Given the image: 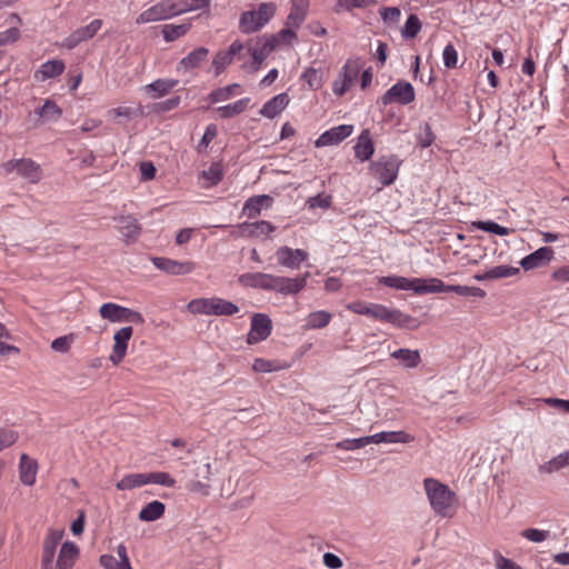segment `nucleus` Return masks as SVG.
Here are the masks:
<instances>
[{"instance_id":"f257e3e1","label":"nucleus","mask_w":569,"mask_h":569,"mask_svg":"<svg viewBox=\"0 0 569 569\" xmlns=\"http://www.w3.org/2000/svg\"><path fill=\"white\" fill-rule=\"evenodd\" d=\"M423 487L432 510L441 517H451L455 492L447 485L433 478H426Z\"/></svg>"},{"instance_id":"f03ea898","label":"nucleus","mask_w":569,"mask_h":569,"mask_svg":"<svg viewBox=\"0 0 569 569\" xmlns=\"http://www.w3.org/2000/svg\"><path fill=\"white\" fill-rule=\"evenodd\" d=\"M277 6L273 2H262L256 10L243 11L239 19V30L250 34L262 29L274 16Z\"/></svg>"},{"instance_id":"7ed1b4c3","label":"nucleus","mask_w":569,"mask_h":569,"mask_svg":"<svg viewBox=\"0 0 569 569\" xmlns=\"http://www.w3.org/2000/svg\"><path fill=\"white\" fill-rule=\"evenodd\" d=\"M187 308L191 313L206 316H233L239 312L236 303L219 297L192 299Z\"/></svg>"},{"instance_id":"20e7f679","label":"nucleus","mask_w":569,"mask_h":569,"mask_svg":"<svg viewBox=\"0 0 569 569\" xmlns=\"http://www.w3.org/2000/svg\"><path fill=\"white\" fill-rule=\"evenodd\" d=\"M1 167L6 174L16 171L19 177L28 180L30 183H37L42 178L40 164L30 158L11 159L3 162Z\"/></svg>"},{"instance_id":"39448f33","label":"nucleus","mask_w":569,"mask_h":569,"mask_svg":"<svg viewBox=\"0 0 569 569\" xmlns=\"http://www.w3.org/2000/svg\"><path fill=\"white\" fill-rule=\"evenodd\" d=\"M378 282L386 287L397 290H412L416 295L430 293L429 278H406L402 276H383L380 277Z\"/></svg>"},{"instance_id":"423d86ee","label":"nucleus","mask_w":569,"mask_h":569,"mask_svg":"<svg viewBox=\"0 0 569 569\" xmlns=\"http://www.w3.org/2000/svg\"><path fill=\"white\" fill-rule=\"evenodd\" d=\"M99 313L101 318L107 319L110 322L127 321L137 325L144 323V318L139 311L122 307L113 302L103 303L99 309Z\"/></svg>"},{"instance_id":"0eeeda50","label":"nucleus","mask_w":569,"mask_h":569,"mask_svg":"<svg viewBox=\"0 0 569 569\" xmlns=\"http://www.w3.org/2000/svg\"><path fill=\"white\" fill-rule=\"evenodd\" d=\"M400 166L401 161L397 156H382L372 163V170L382 186H390L397 179Z\"/></svg>"},{"instance_id":"6e6552de","label":"nucleus","mask_w":569,"mask_h":569,"mask_svg":"<svg viewBox=\"0 0 569 569\" xmlns=\"http://www.w3.org/2000/svg\"><path fill=\"white\" fill-rule=\"evenodd\" d=\"M362 63L360 59H349L332 83V91L336 96H343L357 80Z\"/></svg>"},{"instance_id":"1a4fd4ad","label":"nucleus","mask_w":569,"mask_h":569,"mask_svg":"<svg viewBox=\"0 0 569 569\" xmlns=\"http://www.w3.org/2000/svg\"><path fill=\"white\" fill-rule=\"evenodd\" d=\"M415 97L416 94L412 84L408 81L400 80L385 92L381 97V103L383 106H388L397 102L406 106L411 103L415 100Z\"/></svg>"},{"instance_id":"9d476101","label":"nucleus","mask_w":569,"mask_h":569,"mask_svg":"<svg viewBox=\"0 0 569 569\" xmlns=\"http://www.w3.org/2000/svg\"><path fill=\"white\" fill-rule=\"evenodd\" d=\"M309 277L310 272L308 271L296 278L273 276L270 291H276L284 296L296 295L305 289Z\"/></svg>"},{"instance_id":"9b49d317","label":"nucleus","mask_w":569,"mask_h":569,"mask_svg":"<svg viewBox=\"0 0 569 569\" xmlns=\"http://www.w3.org/2000/svg\"><path fill=\"white\" fill-rule=\"evenodd\" d=\"M430 293L439 292H455L462 297H477L483 298L486 296L485 290L478 287H468L460 284H446L439 278H429Z\"/></svg>"},{"instance_id":"f8f14e48","label":"nucleus","mask_w":569,"mask_h":569,"mask_svg":"<svg viewBox=\"0 0 569 569\" xmlns=\"http://www.w3.org/2000/svg\"><path fill=\"white\" fill-rule=\"evenodd\" d=\"M272 331V321L266 313H254L251 318L247 341L250 345L266 340Z\"/></svg>"},{"instance_id":"ddd939ff","label":"nucleus","mask_w":569,"mask_h":569,"mask_svg":"<svg viewBox=\"0 0 569 569\" xmlns=\"http://www.w3.org/2000/svg\"><path fill=\"white\" fill-rule=\"evenodd\" d=\"M63 530L50 529L42 548L41 569H53V559L58 545L63 538Z\"/></svg>"},{"instance_id":"4468645a","label":"nucleus","mask_w":569,"mask_h":569,"mask_svg":"<svg viewBox=\"0 0 569 569\" xmlns=\"http://www.w3.org/2000/svg\"><path fill=\"white\" fill-rule=\"evenodd\" d=\"M308 252L302 249H292L282 246L277 249L276 257L278 263L289 269H299L301 263L308 259Z\"/></svg>"},{"instance_id":"2eb2a0df","label":"nucleus","mask_w":569,"mask_h":569,"mask_svg":"<svg viewBox=\"0 0 569 569\" xmlns=\"http://www.w3.org/2000/svg\"><path fill=\"white\" fill-rule=\"evenodd\" d=\"M152 263L157 269L173 276L188 274L194 269V264L190 261H178L164 257L152 258Z\"/></svg>"},{"instance_id":"dca6fc26","label":"nucleus","mask_w":569,"mask_h":569,"mask_svg":"<svg viewBox=\"0 0 569 569\" xmlns=\"http://www.w3.org/2000/svg\"><path fill=\"white\" fill-rule=\"evenodd\" d=\"M353 131L352 124H340L333 127L319 136L316 140L315 146L317 148L335 146L343 141L346 138L351 136Z\"/></svg>"},{"instance_id":"f3484780","label":"nucleus","mask_w":569,"mask_h":569,"mask_svg":"<svg viewBox=\"0 0 569 569\" xmlns=\"http://www.w3.org/2000/svg\"><path fill=\"white\" fill-rule=\"evenodd\" d=\"M113 220L118 223L117 228L127 243H133L138 240L142 228L134 217L130 214L118 216Z\"/></svg>"},{"instance_id":"a211bd4d","label":"nucleus","mask_w":569,"mask_h":569,"mask_svg":"<svg viewBox=\"0 0 569 569\" xmlns=\"http://www.w3.org/2000/svg\"><path fill=\"white\" fill-rule=\"evenodd\" d=\"M101 27H102L101 19L92 20L89 24L78 28L69 37H67L64 40V46L68 49L76 48L82 41L93 38L97 34V32L100 30Z\"/></svg>"},{"instance_id":"6ab92c4d","label":"nucleus","mask_w":569,"mask_h":569,"mask_svg":"<svg viewBox=\"0 0 569 569\" xmlns=\"http://www.w3.org/2000/svg\"><path fill=\"white\" fill-rule=\"evenodd\" d=\"M132 333H133L132 327H123L114 333V336H113L114 345L112 348V352L109 357V360L113 365H118L123 360L126 352H127L128 343L132 337Z\"/></svg>"},{"instance_id":"aec40b11","label":"nucleus","mask_w":569,"mask_h":569,"mask_svg":"<svg viewBox=\"0 0 569 569\" xmlns=\"http://www.w3.org/2000/svg\"><path fill=\"white\" fill-rule=\"evenodd\" d=\"M555 256V251L550 247H541L533 251L532 253L526 256L521 259L520 266L525 270H532L536 268L543 267L548 264Z\"/></svg>"},{"instance_id":"412c9836","label":"nucleus","mask_w":569,"mask_h":569,"mask_svg":"<svg viewBox=\"0 0 569 569\" xmlns=\"http://www.w3.org/2000/svg\"><path fill=\"white\" fill-rule=\"evenodd\" d=\"M398 329L417 330L421 322L419 319L402 312L399 309L388 308L386 321Z\"/></svg>"},{"instance_id":"4be33fe9","label":"nucleus","mask_w":569,"mask_h":569,"mask_svg":"<svg viewBox=\"0 0 569 569\" xmlns=\"http://www.w3.org/2000/svg\"><path fill=\"white\" fill-rule=\"evenodd\" d=\"M79 557V548L72 541L62 543L53 569H72Z\"/></svg>"},{"instance_id":"5701e85b","label":"nucleus","mask_w":569,"mask_h":569,"mask_svg":"<svg viewBox=\"0 0 569 569\" xmlns=\"http://www.w3.org/2000/svg\"><path fill=\"white\" fill-rule=\"evenodd\" d=\"M209 50L204 47H199L182 58L178 66V72H187L198 68L203 61L207 60Z\"/></svg>"},{"instance_id":"b1692460","label":"nucleus","mask_w":569,"mask_h":569,"mask_svg":"<svg viewBox=\"0 0 569 569\" xmlns=\"http://www.w3.org/2000/svg\"><path fill=\"white\" fill-rule=\"evenodd\" d=\"M273 274L262 272H248L239 277V282L244 287L271 290Z\"/></svg>"},{"instance_id":"393cba45","label":"nucleus","mask_w":569,"mask_h":569,"mask_svg":"<svg viewBox=\"0 0 569 569\" xmlns=\"http://www.w3.org/2000/svg\"><path fill=\"white\" fill-rule=\"evenodd\" d=\"M170 19L167 12V8L164 1L161 0L153 4L152 7L143 10L137 18V24H146L150 22H157L161 20Z\"/></svg>"},{"instance_id":"a878e982","label":"nucleus","mask_w":569,"mask_h":569,"mask_svg":"<svg viewBox=\"0 0 569 569\" xmlns=\"http://www.w3.org/2000/svg\"><path fill=\"white\" fill-rule=\"evenodd\" d=\"M237 229L240 231L237 236L242 237H259L261 234H269L274 231L276 227L266 220H260L257 222H243L237 226Z\"/></svg>"},{"instance_id":"bb28decb","label":"nucleus","mask_w":569,"mask_h":569,"mask_svg":"<svg viewBox=\"0 0 569 569\" xmlns=\"http://www.w3.org/2000/svg\"><path fill=\"white\" fill-rule=\"evenodd\" d=\"M370 443H408L413 441V437L405 431H382L368 436Z\"/></svg>"},{"instance_id":"cd10ccee","label":"nucleus","mask_w":569,"mask_h":569,"mask_svg":"<svg viewBox=\"0 0 569 569\" xmlns=\"http://www.w3.org/2000/svg\"><path fill=\"white\" fill-rule=\"evenodd\" d=\"M38 471V462L28 455L22 453L19 463L20 481L24 486H32L36 482Z\"/></svg>"},{"instance_id":"c85d7f7f","label":"nucleus","mask_w":569,"mask_h":569,"mask_svg":"<svg viewBox=\"0 0 569 569\" xmlns=\"http://www.w3.org/2000/svg\"><path fill=\"white\" fill-rule=\"evenodd\" d=\"M290 99L289 96L286 92L279 93L268 100L262 108L260 109V114L273 119L277 117L282 110L286 109L288 106Z\"/></svg>"},{"instance_id":"c756f323","label":"nucleus","mask_w":569,"mask_h":569,"mask_svg":"<svg viewBox=\"0 0 569 569\" xmlns=\"http://www.w3.org/2000/svg\"><path fill=\"white\" fill-rule=\"evenodd\" d=\"M272 198L268 194L250 197L243 204L242 213L252 219L260 214L262 208L269 207Z\"/></svg>"},{"instance_id":"7c9ffc66","label":"nucleus","mask_w":569,"mask_h":569,"mask_svg":"<svg viewBox=\"0 0 569 569\" xmlns=\"http://www.w3.org/2000/svg\"><path fill=\"white\" fill-rule=\"evenodd\" d=\"M276 46H277V38L269 37V38H264V41L260 47L249 48V51L252 57V64H253L254 70H258L260 68L261 63L264 61L267 56L272 50H274Z\"/></svg>"},{"instance_id":"2f4dec72","label":"nucleus","mask_w":569,"mask_h":569,"mask_svg":"<svg viewBox=\"0 0 569 569\" xmlns=\"http://www.w3.org/2000/svg\"><path fill=\"white\" fill-rule=\"evenodd\" d=\"M353 149L356 158L360 161H367L371 158L375 152V148L369 130H363L360 133Z\"/></svg>"},{"instance_id":"473e14b6","label":"nucleus","mask_w":569,"mask_h":569,"mask_svg":"<svg viewBox=\"0 0 569 569\" xmlns=\"http://www.w3.org/2000/svg\"><path fill=\"white\" fill-rule=\"evenodd\" d=\"M178 83L177 79H157L144 89L153 99H158L169 93Z\"/></svg>"},{"instance_id":"72a5a7b5","label":"nucleus","mask_w":569,"mask_h":569,"mask_svg":"<svg viewBox=\"0 0 569 569\" xmlns=\"http://www.w3.org/2000/svg\"><path fill=\"white\" fill-rule=\"evenodd\" d=\"M63 70L64 63L62 60H49L41 64L34 77L40 81H44L60 76Z\"/></svg>"},{"instance_id":"f704fd0d","label":"nucleus","mask_w":569,"mask_h":569,"mask_svg":"<svg viewBox=\"0 0 569 569\" xmlns=\"http://www.w3.org/2000/svg\"><path fill=\"white\" fill-rule=\"evenodd\" d=\"M307 7V0H292V7L287 18V24L298 29L306 19Z\"/></svg>"},{"instance_id":"c9c22d12","label":"nucleus","mask_w":569,"mask_h":569,"mask_svg":"<svg viewBox=\"0 0 569 569\" xmlns=\"http://www.w3.org/2000/svg\"><path fill=\"white\" fill-rule=\"evenodd\" d=\"M390 356L399 360L402 366L408 369L416 368L421 362L420 352L418 350L401 348L391 352Z\"/></svg>"},{"instance_id":"e433bc0d","label":"nucleus","mask_w":569,"mask_h":569,"mask_svg":"<svg viewBox=\"0 0 569 569\" xmlns=\"http://www.w3.org/2000/svg\"><path fill=\"white\" fill-rule=\"evenodd\" d=\"M164 503L153 500L147 503L139 512V519L146 522L156 521L164 513Z\"/></svg>"},{"instance_id":"4c0bfd02","label":"nucleus","mask_w":569,"mask_h":569,"mask_svg":"<svg viewBox=\"0 0 569 569\" xmlns=\"http://www.w3.org/2000/svg\"><path fill=\"white\" fill-rule=\"evenodd\" d=\"M148 485L147 473H130L126 475L120 481L117 482L116 487L118 490H131L133 488L142 487Z\"/></svg>"},{"instance_id":"58836bf2","label":"nucleus","mask_w":569,"mask_h":569,"mask_svg":"<svg viewBox=\"0 0 569 569\" xmlns=\"http://www.w3.org/2000/svg\"><path fill=\"white\" fill-rule=\"evenodd\" d=\"M249 102L250 98H242L233 103L217 108V111L221 118H232L242 113L248 108Z\"/></svg>"},{"instance_id":"ea45409f","label":"nucleus","mask_w":569,"mask_h":569,"mask_svg":"<svg viewBox=\"0 0 569 569\" xmlns=\"http://www.w3.org/2000/svg\"><path fill=\"white\" fill-rule=\"evenodd\" d=\"M568 466H569V450L561 452L558 456L553 457L551 460H549L546 463H543L542 466H540L539 470L541 472L552 473V472L558 471Z\"/></svg>"},{"instance_id":"a19ab883","label":"nucleus","mask_w":569,"mask_h":569,"mask_svg":"<svg viewBox=\"0 0 569 569\" xmlns=\"http://www.w3.org/2000/svg\"><path fill=\"white\" fill-rule=\"evenodd\" d=\"M332 316L330 312L325 310L315 311L308 315L307 317V328L309 329H320L325 328L329 325Z\"/></svg>"},{"instance_id":"79ce46f5","label":"nucleus","mask_w":569,"mask_h":569,"mask_svg":"<svg viewBox=\"0 0 569 569\" xmlns=\"http://www.w3.org/2000/svg\"><path fill=\"white\" fill-rule=\"evenodd\" d=\"M190 29V23L164 24L162 27V36L167 42H172L184 36Z\"/></svg>"},{"instance_id":"37998d69","label":"nucleus","mask_w":569,"mask_h":569,"mask_svg":"<svg viewBox=\"0 0 569 569\" xmlns=\"http://www.w3.org/2000/svg\"><path fill=\"white\" fill-rule=\"evenodd\" d=\"M239 88H240V84H238V83H232V84H228L223 88H218L208 94V100L211 103H218L221 101H226V100L230 99V97L234 93V90L239 89Z\"/></svg>"},{"instance_id":"c03bdc74","label":"nucleus","mask_w":569,"mask_h":569,"mask_svg":"<svg viewBox=\"0 0 569 569\" xmlns=\"http://www.w3.org/2000/svg\"><path fill=\"white\" fill-rule=\"evenodd\" d=\"M38 114L48 121L58 120L62 110L58 107V104L52 100H46L43 106L39 109Z\"/></svg>"},{"instance_id":"a18cd8bd","label":"nucleus","mask_w":569,"mask_h":569,"mask_svg":"<svg viewBox=\"0 0 569 569\" xmlns=\"http://www.w3.org/2000/svg\"><path fill=\"white\" fill-rule=\"evenodd\" d=\"M312 90H318L323 84V73L320 69L308 68L301 76Z\"/></svg>"},{"instance_id":"49530a36","label":"nucleus","mask_w":569,"mask_h":569,"mask_svg":"<svg viewBox=\"0 0 569 569\" xmlns=\"http://www.w3.org/2000/svg\"><path fill=\"white\" fill-rule=\"evenodd\" d=\"M421 29V22L416 14H410L401 30V36L405 39L415 38Z\"/></svg>"},{"instance_id":"de8ad7c7","label":"nucleus","mask_w":569,"mask_h":569,"mask_svg":"<svg viewBox=\"0 0 569 569\" xmlns=\"http://www.w3.org/2000/svg\"><path fill=\"white\" fill-rule=\"evenodd\" d=\"M473 227H476L477 229L479 230H482V231H486V232H490V233H495V234H498V236H507L510 233V229L506 228V227H502L500 224H498L497 222L495 221H476L472 223Z\"/></svg>"},{"instance_id":"09e8293b","label":"nucleus","mask_w":569,"mask_h":569,"mask_svg":"<svg viewBox=\"0 0 569 569\" xmlns=\"http://www.w3.org/2000/svg\"><path fill=\"white\" fill-rule=\"evenodd\" d=\"M201 177L204 178L206 180L210 181L211 186H217L218 183L221 182V180L223 178V170H222L221 163H219V162L211 163V166L208 168V170H203L201 172Z\"/></svg>"},{"instance_id":"8fccbe9b","label":"nucleus","mask_w":569,"mask_h":569,"mask_svg":"<svg viewBox=\"0 0 569 569\" xmlns=\"http://www.w3.org/2000/svg\"><path fill=\"white\" fill-rule=\"evenodd\" d=\"M519 273V269L516 267H509V266H496L487 271L486 277H490V280L493 279H501V278H509L513 277Z\"/></svg>"},{"instance_id":"3c124183","label":"nucleus","mask_w":569,"mask_h":569,"mask_svg":"<svg viewBox=\"0 0 569 569\" xmlns=\"http://www.w3.org/2000/svg\"><path fill=\"white\" fill-rule=\"evenodd\" d=\"M331 203H332V197L330 194L318 193L313 197H309L306 202V206L310 210H313L317 208L326 210V209L330 208Z\"/></svg>"},{"instance_id":"603ef678","label":"nucleus","mask_w":569,"mask_h":569,"mask_svg":"<svg viewBox=\"0 0 569 569\" xmlns=\"http://www.w3.org/2000/svg\"><path fill=\"white\" fill-rule=\"evenodd\" d=\"M232 61L233 58L226 50L218 51L212 60V67L214 69L216 76H219L221 72H223L227 66H229Z\"/></svg>"},{"instance_id":"864d4df0","label":"nucleus","mask_w":569,"mask_h":569,"mask_svg":"<svg viewBox=\"0 0 569 569\" xmlns=\"http://www.w3.org/2000/svg\"><path fill=\"white\" fill-rule=\"evenodd\" d=\"M367 445H369L368 436L367 437H361V438H356V439H345V440H341V441L337 442L335 445V447L337 449L352 451V450H356V449L363 448Z\"/></svg>"},{"instance_id":"5fc2aeb1","label":"nucleus","mask_w":569,"mask_h":569,"mask_svg":"<svg viewBox=\"0 0 569 569\" xmlns=\"http://www.w3.org/2000/svg\"><path fill=\"white\" fill-rule=\"evenodd\" d=\"M379 14L386 24H396L400 20L401 11L398 7H383Z\"/></svg>"},{"instance_id":"6e6d98bb","label":"nucleus","mask_w":569,"mask_h":569,"mask_svg":"<svg viewBox=\"0 0 569 569\" xmlns=\"http://www.w3.org/2000/svg\"><path fill=\"white\" fill-rule=\"evenodd\" d=\"M148 483H157L168 488L176 485V480L168 472H149Z\"/></svg>"},{"instance_id":"4d7b16f0","label":"nucleus","mask_w":569,"mask_h":569,"mask_svg":"<svg viewBox=\"0 0 569 569\" xmlns=\"http://www.w3.org/2000/svg\"><path fill=\"white\" fill-rule=\"evenodd\" d=\"M19 439V433L13 429L0 428V451L12 446Z\"/></svg>"},{"instance_id":"13d9d810","label":"nucleus","mask_w":569,"mask_h":569,"mask_svg":"<svg viewBox=\"0 0 569 569\" xmlns=\"http://www.w3.org/2000/svg\"><path fill=\"white\" fill-rule=\"evenodd\" d=\"M435 138L436 137L429 123H425L422 127H420V132L418 134V144L421 148L430 147L435 141Z\"/></svg>"},{"instance_id":"bf43d9fd","label":"nucleus","mask_w":569,"mask_h":569,"mask_svg":"<svg viewBox=\"0 0 569 569\" xmlns=\"http://www.w3.org/2000/svg\"><path fill=\"white\" fill-rule=\"evenodd\" d=\"M99 561L104 569H132L131 565L126 566L112 555H102Z\"/></svg>"},{"instance_id":"052dcab7","label":"nucleus","mask_w":569,"mask_h":569,"mask_svg":"<svg viewBox=\"0 0 569 569\" xmlns=\"http://www.w3.org/2000/svg\"><path fill=\"white\" fill-rule=\"evenodd\" d=\"M443 64L449 68H456L458 62V52L453 44L448 43L442 52Z\"/></svg>"},{"instance_id":"680f3d73","label":"nucleus","mask_w":569,"mask_h":569,"mask_svg":"<svg viewBox=\"0 0 569 569\" xmlns=\"http://www.w3.org/2000/svg\"><path fill=\"white\" fill-rule=\"evenodd\" d=\"M521 536L532 542H542L548 538L549 532L536 528H528L521 532Z\"/></svg>"},{"instance_id":"e2e57ef3","label":"nucleus","mask_w":569,"mask_h":569,"mask_svg":"<svg viewBox=\"0 0 569 569\" xmlns=\"http://www.w3.org/2000/svg\"><path fill=\"white\" fill-rule=\"evenodd\" d=\"M217 136V127L214 124H209L206 128V131L200 140V142L197 146V149L199 152L207 149L210 142L216 138Z\"/></svg>"},{"instance_id":"0e129e2a","label":"nucleus","mask_w":569,"mask_h":569,"mask_svg":"<svg viewBox=\"0 0 569 569\" xmlns=\"http://www.w3.org/2000/svg\"><path fill=\"white\" fill-rule=\"evenodd\" d=\"M71 341H72L71 336H62V337L54 339L51 342V348L57 352L64 353V352L69 351Z\"/></svg>"},{"instance_id":"69168bd1","label":"nucleus","mask_w":569,"mask_h":569,"mask_svg":"<svg viewBox=\"0 0 569 569\" xmlns=\"http://www.w3.org/2000/svg\"><path fill=\"white\" fill-rule=\"evenodd\" d=\"M156 167L151 161H143L140 163L141 180L148 181L154 178Z\"/></svg>"},{"instance_id":"338daca9","label":"nucleus","mask_w":569,"mask_h":569,"mask_svg":"<svg viewBox=\"0 0 569 569\" xmlns=\"http://www.w3.org/2000/svg\"><path fill=\"white\" fill-rule=\"evenodd\" d=\"M19 36L20 31L17 28H9L6 31L0 32V46L17 41Z\"/></svg>"},{"instance_id":"774afa93","label":"nucleus","mask_w":569,"mask_h":569,"mask_svg":"<svg viewBox=\"0 0 569 569\" xmlns=\"http://www.w3.org/2000/svg\"><path fill=\"white\" fill-rule=\"evenodd\" d=\"M388 307L380 303H371V319L386 321Z\"/></svg>"}]
</instances>
